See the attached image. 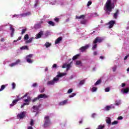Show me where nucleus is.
Returning a JSON list of instances; mask_svg holds the SVG:
<instances>
[{"instance_id": "obj_1", "label": "nucleus", "mask_w": 129, "mask_h": 129, "mask_svg": "<svg viewBox=\"0 0 129 129\" xmlns=\"http://www.w3.org/2000/svg\"><path fill=\"white\" fill-rule=\"evenodd\" d=\"M105 8H106L107 15H110V13L112 12V9H114V7H112V4H111V0H107L106 3Z\"/></svg>"}, {"instance_id": "obj_2", "label": "nucleus", "mask_w": 129, "mask_h": 129, "mask_svg": "<svg viewBox=\"0 0 129 129\" xmlns=\"http://www.w3.org/2000/svg\"><path fill=\"white\" fill-rule=\"evenodd\" d=\"M102 41H103V39H102V38H101V37H96L93 42V44H94V45L92 48V50H94L95 49H96V48H97V44L96 43H101Z\"/></svg>"}, {"instance_id": "obj_3", "label": "nucleus", "mask_w": 129, "mask_h": 129, "mask_svg": "<svg viewBox=\"0 0 129 129\" xmlns=\"http://www.w3.org/2000/svg\"><path fill=\"white\" fill-rule=\"evenodd\" d=\"M44 123L43 124L44 127H47V126H49L50 125V124H52V122L50 121V116H46L44 117Z\"/></svg>"}, {"instance_id": "obj_4", "label": "nucleus", "mask_w": 129, "mask_h": 129, "mask_svg": "<svg viewBox=\"0 0 129 129\" xmlns=\"http://www.w3.org/2000/svg\"><path fill=\"white\" fill-rule=\"evenodd\" d=\"M59 79L58 78H54L52 81H49L47 82V85H54L56 81H58Z\"/></svg>"}, {"instance_id": "obj_5", "label": "nucleus", "mask_w": 129, "mask_h": 129, "mask_svg": "<svg viewBox=\"0 0 129 129\" xmlns=\"http://www.w3.org/2000/svg\"><path fill=\"white\" fill-rule=\"evenodd\" d=\"M33 54H29L26 56V59L28 63H31L33 62V60L31 59V58L33 57Z\"/></svg>"}, {"instance_id": "obj_6", "label": "nucleus", "mask_w": 129, "mask_h": 129, "mask_svg": "<svg viewBox=\"0 0 129 129\" xmlns=\"http://www.w3.org/2000/svg\"><path fill=\"white\" fill-rule=\"evenodd\" d=\"M115 24V21L112 20L109 22V23L107 24V25H109L108 28L109 29H111L113 28V26H114Z\"/></svg>"}, {"instance_id": "obj_7", "label": "nucleus", "mask_w": 129, "mask_h": 129, "mask_svg": "<svg viewBox=\"0 0 129 129\" xmlns=\"http://www.w3.org/2000/svg\"><path fill=\"white\" fill-rule=\"evenodd\" d=\"M25 116H26V112L25 111L22 112L21 113L17 115V117H19L20 119H22V118H23Z\"/></svg>"}, {"instance_id": "obj_8", "label": "nucleus", "mask_w": 129, "mask_h": 129, "mask_svg": "<svg viewBox=\"0 0 129 129\" xmlns=\"http://www.w3.org/2000/svg\"><path fill=\"white\" fill-rule=\"evenodd\" d=\"M89 48V45L88 44L84 46H82L80 48V51H81L82 52H84L85 50H87Z\"/></svg>"}, {"instance_id": "obj_9", "label": "nucleus", "mask_w": 129, "mask_h": 129, "mask_svg": "<svg viewBox=\"0 0 129 129\" xmlns=\"http://www.w3.org/2000/svg\"><path fill=\"white\" fill-rule=\"evenodd\" d=\"M38 97L39 99H41V98H44V99H46V98H48V97H49V96H47L46 94H40L38 95Z\"/></svg>"}, {"instance_id": "obj_10", "label": "nucleus", "mask_w": 129, "mask_h": 129, "mask_svg": "<svg viewBox=\"0 0 129 129\" xmlns=\"http://www.w3.org/2000/svg\"><path fill=\"white\" fill-rule=\"evenodd\" d=\"M67 75V73H58V75L56 76V77H55V78H59L60 77H63V76H65Z\"/></svg>"}, {"instance_id": "obj_11", "label": "nucleus", "mask_w": 129, "mask_h": 129, "mask_svg": "<svg viewBox=\"0 0 129 129\" xmlns=\"http://www.w3.org/2000/svg\"><path fill=\"white\" fill-rule=\"evenodd\" d=\"M119 14V10H117L116 11V12L115 13H114V15H113L114 19H117V17H118Z\"/></svg>"}, {"instance_id": "obj_12", "label": "nucleus", "mask_w": 129, "mask_h": 129, "mask_svg": "<svg viewBox=\"0 0 129 129\" xmlns=\"http://www.w3.org/2000/svg\"><path fill=\"white\" fill-rule=\"evenodd\" d=\"M43 31L39 32L37 35H36V39H40L42 36H43Z\"/></svg>"}, {"instance_id": "obj_13", "label": "nucleus", "mask_w": 129, "mask_h": 129, "mask_svg": "<svg viewBox=\"0 0 129 129\" xmlns=\"http://www.w3.org/2000/svg\"><path fill=\"white\" fill-rule=\"evenodd\" d=\"M67 102H68V100H64L61 102H60L59 103V105L60 106L65 105V104H67Z\"/></svg>"}, {"instance_id": "obj_14", "label": "nucleus", "mask_w": 129, "mask_h": 129, "mask_svg": "<svg viewBox=\"0 0 129 129\" xmlns=\"http://www.w3.org/2000/svg\"><path fill=\"white\" fill-rule=\"evenodd\" d=\"M19 100H20V99H19L13 100V101L12 102V103L10 104V106L12 107V106H14V105H16V104H17V102H18Z\"/></svg>"}, {"instance_id": "obj_15", "label": "nucleus", "mask_w": 129, "mask_h": 129, "mask_svg": "<svg viewBox=\"0 0 129 129\" xmlns=\"http://www.w3.org/2000/svg\"><path fill=\"white\" fill-rule=\"evenodd\" d=\"M32 108L34 110V112H36V111H38V110H39V109H40V105L33 106L32 107Z\"/></svg>"}, {"instance_id": "obj_16", "label": "nucleus", "mask_w": 129, "mask_h": 129, "mask_svg": "<svg viewBox=\"0 0 129 129\" xmlns=\"http://www.w3.org/2000/svg\"><path fill=\"white\" fill-rule=\"evenodd\" d=\"M10 30L12 31L11 37H13L14 34H15V28L13 27V25H10Z\"/></svg>"}, {"instance_id": "obj_17", "label": "nucleus", "mask_w": 129, "mask_h": 129, "mask_svg": "<svg viewBox=\"0 0 129 129\" xmlns=\"http://www.w3.org/2000/svg\"><path fill=\"white\" fill-rule=\"evenodd\" d=\"M61 41H62V37H58L55 41V44H59V43H60V42H61Z\"/></svg>"}, {"instance_id": "obj_18", "label": "nucleus", "mask_w": 129, "mask_h": 129, "mask_svg": "<svg viewBox=\"0 0 129 129\" xmlns=\"http://www.w3.org/2000/svg\"><path fill=\"white\" fill-rule=\"evenodd\" d=\"M76 65L77 66H80L82 67V62H81V61H80V60H77L76 61Z\"/></svg>"}, {"instance_id": "obj_19", "label": "nucleus", "mask_w": 129, "mask_h": 129, "mask_svg": "<svg viewBox=\"0 0 129 129\" xmlns=\"http://www.w3.org/2000/svg\"><path fill=\"white\" fill-rule=\"evenodd\" d=\"M20 50H29L28 46L25 45L20 47Z\"/></svg>"}, {"instance_id": "obj_20", "label": "nucleus", "mask_w": 129, "mask_h": 129, "mask_svg": "<svg viewBox=\"0 0 129 129\" xmlns=\"http://www.w3.org/2000/svg\"><path fill=\"white\" fill-rule=\"evenodd\" d=\"M106 122L108 123V124H110V123H111V119L109 117H107L106 119Z\"/></svg>"}, {"instance_id": "obj_21", "label": "nucleus", "mask_w": 129, "mask_h": 129, "mask_svg": "<svg viewBox=\"0 0 129 129\" xmlns=\"http://www.w3.org/2000/svg\"><path fill=\"white\" fill-rule=\"evenodd\" d=\"M33 39H34V37H31V38H30L29 40H27L25 42L26 44H29L30 43H32Z\"/></svg>"}, {"instance_id": "obj_22", "label": "nucleus", "mask_w": 129, "mask_h": 129, "mask_svg": "<svg viewBox=\"0 0 129 129\" xmlns=\"http://www.w3.org/2000/svg\"><path fill=\"white\" fill-rule=\"evenodd\" d=\"M121 91H122L123 93H127L129 92V89L128 88H126L123 90H121Z\"/></svg>"}, {"instance_id": "obj_23", "label": "nucleus", "mask_w": 129, "mask_h": 129, "mask_svg": "<svg viewBox=\"0 0 129 129\" xmlns=\"http://www.w3.org/2000/svg\"><path fill=\"white\" fill-rule=\"evenodd\" d=\"M41 28V24H37L34 25V29H40Z\"/></svg>"}, {"instance_id": "obj_24", "label": "nucleus", "mask_w": 129, "mask_h": 129, "mask_svg": "<svg viewBox=\"0 0 129 129\" xmlns=\"http://www.w3.org/2000/svg\"><path fill=\"white\" fill-rule=\"evenodd\" d=\"M85 17V16L84 15H81L80 16H76V18L78 20H80L81 19H84Z\"/></svg>"}, {"instance_id": "obj_25", "label": "nucleus", "mask_w": 129, "mask_h": 129, "mask_svg": "<svg viewBox=\"0 0 129 129\" xmlns=\"http://www.w3.org/2000/svg\"><path fill=\"white\" fill-rule=\"evenodd\" d=\"M48 24H49V25H50V26H52V27H54V26H55V23H54V22L52 21H48Z\"/></svg>"}, {"instance_id": "obj_26", "label": "nucleus", "mask_w": 129, "mask_h": 129, "mask_svg": "<svg viewBox=\"0 0 129 129\" xmlns=\"http://www.w3.org/2000/svg\"><path fill=\"white\" fill-rule=\"evenodd\" d=\"M80 56L79 54H77L73 57V60L74 61V60H76L77 59H78V57Z\"/></svg>"}, {"instance_id": "obj_27", "label": "nucleus", "mask_w": 129, "mask_h": 129, "mask_svg": "<svg viewBox=\"0 0 129 129\" xmlns=\"http://www.w3.org/2000/svg\"><path fill=\"white\" fill-rule=\"evenodd\" d=\"M52 44L50 43V42H46L45 44V46L46 47V48H49V47H50V46H51Z\"/></svg>"}, {"instance_id": "obj_28", "label": "nucleus", "mask_w": 129, "mask_h": 129, "mask_svg": "<svg viewBox=\"0 0 129 129\" xmlns=\"http://www.w3.org/2000/svg\"><path fill=\"white\" fill-rule=\"evenodd\" d=\"M87 23V21L85 19L82 20L81 21V24L82 25H86V24Z\"/></svg>"}, {"instance_id": "obj_29", "label": "nucleus", "mask_w": 129, "mask_h": 129, "mask_svg": "<svg viewBox=\"0 0 129 129\" xmlns=\"http://www.w3.org/2000/svg\"><path fill=\"white\" fill-rule=\"evenodd\" d=\"M39 99H40V98H39V96H38L37 97H35L33 99L32 102H36V101L39 100Z\"/></svg>"}, {"instance_id": "obj_30", "label": "nucleus", "mask_w": 129, "mask_h": 129, "mask_svg": "<svg viewBox=\"0 0 129 129\" xmlns=\"http://www.w3.org/2000/svg\"><path fill=\"white\" fill-rule=\"evenodd\" d=\"M84 83H85V80H82L80 82L79 85H83Z\"/></svg>"}, {"instance_id": "obj_31", "label": "nucleus", "mask_w": 129, "mask_h": 129, "mask_svg": "<svg viewBox=\"0 0 129 129\" xmlns=\"http://www.w3.org/2000/svg\"><path fill=\"white\" fill-rule=\"evenodd\" d=\"M101 83V80H98L95 83V85L96 86V85H98V84H100Z\"/></svg>"}, {"instance_id": "obj_32", "label": "nucleus", "mask_w": 129, "mask_h": 129, "mask_svg": "<svg viewBox=\"0 0 129 129\" xmlns=\"http://www.w3.org/2000/svg\"><path fill=\"white\" fill-rule=\"evenodd\" d=\"M105 127V126L104 125L101 124L98 126V128L103 129V128H104Z\"/></svg>"}, {"instance_id": "obj_33", "label": "nucleus", "mask_w": 129, "mask_h": 129, "mask_svg": "<svg viewBox=\"0 0 129 129\" xmlns=\"http://www.w3.org/2000/svg\"><path fill=\"white\" fill-rule=\"evenodd\" d=\"M5 88H6V85H2L1 88L0 89V92L3 91V90H4V89H5Z\"/></svg>"}, {"instance_id": "obj_34", "label": "nucleus", "mask_w": 129, "mask_h": 129, "mask_svg": "<svg viewBox=\"0 0 129 129\" xmlns=\"http://www.w3.org/2000/svg\"><path fill=\"white\" fill-rule=\"evenodd\" d=\"M70 67H71V64L69 63L68 64H66L67 70H69Z\"/></svg>"}, {"instance_id": "obj_35", "label": "nucleus", "mask_w": 129, "mask_h": 129, "mask_svg": "<svg viewBox=\"0 0 129 129\" xmlns=\"http://www.w3.org/2000/svg\"><path fill=\"white\" fill-rule=\"evenodd\" d=\"M106 110H109L110 109H111V107L110 106H107L105 107Z\"/></svg>"}, {"instance_id": "obj_36", "label": "nucleus", "mask_w": 129, "mask_h": 129, "mask_svg": "<svg viewBox=\"0 0 129 129\" xmlns=\"http://www.w3.org/2000/svg\"><path fill=\"white\" fill-rule=\"evenodd\" d=\"M96 90H97V88L94 87L92 88V92H95V91H96Z\"/></svg>"}, {"instance_id": "obj_37", "label": "nucleus", "mask_w": 129, "mask_h": 129, "mask_svg": "<svg viewBox=\"0 0 129 129\" xmlns=\"http://www.w3.org/2000/svg\"><path fill=\"white\" fill-rule=\"evenodd\" d=\"M25 102H29V101H31V98L28 97L27 99L24 100Z\"/></svg>"}, {"instance_id": "obj_38", "label": "nucleus", "mask_w": 129, "mask_h": 129, "mask_svg": "<svg viewBox=\"0 0 129 129\" xmlns=\"http://www.w3.org/2000/svg\"><path fill=\"white\" fill-rule=\"evenodd\" d=\"M26 31H27V29H22L21 34L23 35V34H25Z\"/></svg>"}, {"instance_id": "obj_39", "label": "nucleus", "mask_w": 129, "mask_h": 129, "mask_svg": "<svg viewBox=\"0 0 129 129\" xmlns=\"http://www.w3.org/2000/svg\"><path fill=\"white\" fill-rule=\"evenodd\" d=\"M24 40H28V39H29V35L28 34H26L25 36H24Z\"/></svg>"}, {"instance_id": "obj_40", "label": "nucleus", "mask_w": 129, "mask_h": 129, "mask_svg": "<svg viewBox=\"0 0 129 129\" xmlns=\"http://www.w3.org/2000/svg\"><path fill=\"white\" fill-rule=\"evenodd\" d=\"M118 123V121H114L113 122H112L111 124L112 125H114V124H117Z\"/></svg>"}, {"instance_id": "obj_41", "label": "nucleus", "mask_w": 129, "mask_h": 129, "mask_svg": "<svg viewBox=\"0 0 129 129\" xmlns=\"http://www.w3.org/2000/svg\"><path fill=\"white\" fill-rule=\"evenodd\" d=\"M30 124L31 126L34 125V120H33V119H31Z\"/></svg>"}, {"instance_id": "obj_42", "label": "nucleus", "mask_w": 129, "mask_h": 129, "mask_svg": "<svg viewBox=\"0 0 129 129\" xmlns=\"http://www.w3.org/2000/svg\"><path fill=\"white\" fill-rule=\"evenodd\" d=\"M16 65H17V64L15 63V62H14V63H12L9 64V66L10 67H14V66H16Z\"/></svg>"}, {"instance_id": "obj_43", "label": "nucleus", "mask_w": 129, "mask_h": 129, "mask_svg": "<svg viewBox=\"0 0 129 129\" xmlns=\"http://www.w3.org/2000/svg\"><path fill=\"white\" fill-rule=\"evenodd\" d=\"M75 95H76V93H73L72 94L70 95L69 96V97L70 98H71L72 97H74V96H75Z\"/></svg>"}, {"instance_id": "obj_44", "label": "nucleus", "mask_w": 129, "mask_h": 129, "mask_svg": "<svg viewBox=\"0 0 129 129\" xmlns=\"http://www.w3.org/2000/svg\"><path fill=\"white\" fill-rule=\"evenodd\" d=\"M54 21H55V22H56V23H59V18L55 17L54 19Z\"/></svg>"}, {"instance_id": "obj_45", "label": "nucleus", "mask_w": 129, "mask_h": 129, "mask_svg": "<svg viewBox=\"0 0 129 129\" xmlns=\"http://www.w3.org/2000/svg\"><path fill=\"white\" fill-rule=\"evenodd\" d=\"M110 89L109 88H106L105 89V92H109Z\"/></svg>"}, {"instance_id": "obj_46", "label": "nucleus", "mask_w": 129, "mask_h": 129, "mask_svg": "<svg viewBox=\"0 0 129 129\" xmlns=\"http://www.w3.org/2000/svg\"><path fill=\"white\" fill-rule=\"evenodd\" d=\"M73 91V89H70L68 91V93H69V94L72 93Z\"/></svg>"}, {"instance_id": "obj_47", "label": "nucleus", "mask_w": 129, "mask_h": 129, "mask_svg": "<svg viewBox=\"0 0 129 129\" xmlns=\"http://www.w3.org/2000/svg\"><path fill=\"white\" fill-rule=\"evenodd\" d=\"M31 16V12H28L25 13V16Z\"/></svg>"}, {"instance_id": "obj_48", "label": "nucleus", "mask_w": 129, "mask_h": 129, "mask_svg": "<svg viewBox=\"0 0 129 129\" xmlns=\"http://www.w3.org/2000/svg\"><path fill=\"white\" fill-rule=\"evenodd\" d=\"M12 88L13 89H15V88H16V84L15 83H12Z\"/></svg>"}, {"instance_id": "obj_49", "label": "nucleus", "mask_w": 129, "mask_h": 129, "mask_svg": "<svg viewBox=\"0 0 129 129\" xmlns=\"http://www.w3.org/2000/svg\"><path fill=\"white\" fill-rule=\"evenodd\" d=\"M92 2L91 1H89L87 4V7H89V6H91Z\"/></svg>"}, {"instance_id": "obj_50", "label": "nucleus", "mask_w": 129, "mask_h": 129, "mask_svg": "<svg viewBox=\"0 0 129 129\" xmlns=\"http://www.w3.org/2000/svg\"><path fill=\"white\" fill-rule=\"evenodd\" d=\"M20 62H21V60L20 59H17L16 60V61L15 62V63L16 65H18V64H19V63H20Z\"/></svg>"}, {"instance_id": "obj_51", "label": "nucleus", "mask_w": 129, "mask_h": 129, "mask_svg": "<svg viewBox=\"0 0 129 129\" xmlns=\"http://www.w3.org/2000/svg\"><path fill=\"white\" fill-rule=\"evenodd\" d=\"M37 85H38V84H37V83H34L32 85V87H37Z\"/></svg>"}, {"instance_id": "obj_52", "label": "nucleus", "mask_w": 129, "mask_h": 129, "mask_svg": "<svg viewBox=\"0 0 129 129\" xmlns=\"http://www.w3.org/2000/svg\"><path fill=\"white\" fill-rule=\"evenodd\" d=\"M122 118H123V117H122V116H119V117L117 118V119H118V120H120L122 119Z\"/></svg>"}, {"instance_id": "obj_53", "label": "nucleus", "mask_w": 129, "mask_h": 129, "mask_svg": "<svg viewBox=\"0 0 129 129\" xmlns=\"http://www.w3.org/2000/svg\"><path fill=\"white\" fill-rule=\"evenodd\" d=\"M128 57H129V54H128V55H126V56L124 57V60H126V59H127V58H128Z\"/></svg>"}, {"instance_id": "obj_54", "label": "nucleus", "mask_w": 129, "mask_h": 129, "mask_svg": "<svg viewBox=\"0 0 129 129\" xmlns=\"http://www.w3.org/2000/svg\"><path fill=\"white\" fill-rule=\"evenodd\" d=\"M21 17H26V14L25 13H23L20 15Z\"/></svg>"}, {"instance_id": "obj_55", "label": "nucleus", "mask_w": 129, "mask_h": 129, "mask_svg": "<svg viewBox=\"0 0 129 129\" xmlns=\"http://www.w3.org/2000/svg\"><path fill=\"white\" fill-rule=\"evenodd\" d=\"M119 104H120V102H117V101L115 102V105H119Z\"/></svg>"}, {"instance_id": "obj_56", "label": "nucleus", "mask_w": 129, "mask_h": 129, "mask_svg": "<svg viewBox=\"0 0 129 129\" xmlns=\"http://www.w3.org/2000/svg\"><path fill=\"white\" fill-rule=\"evenodd\" d=\"M57 68V64L56 63L53 64L52 66V68Z\"/></svg>"}, {"instance_id": "obj_57", "label": "nucleus", "mask_w": 129, "mask_h": 129, "mask_svg": "<svg viewBox=\"0 0 129 129\" xmlns=\"http://www.w3.org/2000/svg\"><path fill=\"white\" fill-rule=\"evenodd\" d=\"M125 86V84L124 83H123L121 84V87H124Z\"/></svg>"}, {"instance_id": "obj_58", "label": "nucleus", "mask_w": 129, "mask_h": 129, "mask_svg": "<svg viewBox=\"0 0 129 129\" xmlns=\"http://www.w3.org/2000/svg\"><path fill=\"white\" fill-rule=\"evenodd\" d=\"M93 55H94V56H96V55H97V52L94 51V52H93Z\"/></svg>"}, {"instance_id": "obj_59", "label": "nucleus", "mask_w": 129, "mask_h": 129, "mask_svg": "<svg viewBox=\"0 0 129 129\" xmlns=\"http://www.w3.org/2000/svg\"><path fill=\"white\" fill-rule=\"evenodd\" d=\"M1 42H5V38H1Z\"/></svg>"}, {"instance_id": "obj_60", "label": "nucleus", "mask_w": 129, "mask_h": 129, "mask_svg": "<svg viewBox=\"0 0 129 129\" xmlns=\"http://www.w3.org/2000/svg\"><path fill=\"white\" fill-rule=\"evenodd\" d=\"M66 63L63 64V65L62 66V68H66Z\"/></svg>"}, {"instance_id": "obj_61", "label": "nucleus", "mask_w": 129, "mask_h": 129, "mask_svg": "<svg viewBox=\"0 0 129 129\" xmlns=\"http://www.w3.org/2000/svg\"><path fill=\"white\" fill-rule=\"evenodd\" d=\"M112 70L113 72H115V71L116 70V68H112Z\"/></svg>"}, {"instance_id": "obj_62", "label": "nucleus", "mask_w": 129, "mask_h": 129, "mask_svg": "<svg viewBox=\"0 0 129 129\" xmlns=\"http://www.w3.org/2000/svg\"><path fill=\"white\" fill-rule=\"evenodd\" d=\"M45 91V88H43L41 91H40L41 93H43Z\"/></svg>"}, {"instance_id": "obj_63", "label": "nucleus", "mask_w": 129, "mask_h": 129, "mask_svg": "<svg viewBox=\"0 0 129 129\" xmlns=\"http://www.w3.org/2000/svg\"><path fill=\"white\" fill-rule=\"evenodd\" d=\"M23 105L25 106V105H29V103H24L23 104Z\"/></svg>"}, {"instance_id": "obj_64", "label": "nucleus", "mask_w": 129, "mask_h": 129, "mask_svg": "<svg viewBox=\"0 0 129 129\" xmlns=\"http://www.w3.org/2000/svg\"><path fill=\"white\" fill-rule=\"evenodd\" d=\"M28 129H33V127H32V126H28Z\"/></svg>"}]
</instances>
